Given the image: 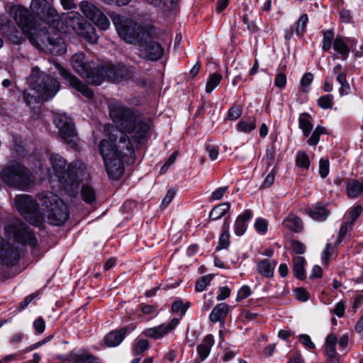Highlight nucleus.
Returning a JSON list of instances; mask_svg holds the SVG:
<instances>
[{
    "label": "nucleus",
    "mask_w": 363,
    "mask_h": 363,
    "mask_svg": "<svg viewBox=\"0 0 363 363\" xmlns=\"http://www.w3.org/2000/svg\"><path fill=\"white\" fill-rule=\"evenodd\" d=\"M179 322L180 318H174L168 324H161L154 328H147L143 331V334L147 337L157 340L172 331L179 325Z\"/></svg>",
    "instance_id": "18"
},
{
    "label": "nucleus",
    "mask_w": 363,
    "mask_h": 363,
    "mask_svg": "<svg viewBox=\"0 0 363 363\" xmlns=\"http://www.w3.org/2000/svg\"><path fill=\"white\" fill-rule=\"evenodd\" d=\"M333 254V247L330 243H328L325 246L322 255V261L323 264H328L331 256Z\"/></svg>",
    "instance_id": "56"
},
{
    "label": "nucleus",
    "mask_w": 363,
    "mask_h": 363,
    "mask_svg": "<svg viewBox=\"0 0 363 363\" xmlns=\"http://www.w3.org/2000/svg\"><path fill=\"white\" fill-rule=\"evenodd\" d=\"M242 112V107L238 104H234L228 111V118L235 121L241 116Z\"/></svg>",
    "instance_id": "50"
},
{
    "label": "nucleus",
    "mask_w": 363,
    "mask_h": 363,
    "mask_svg": "<svg viewBox=\"0 0 363 363\" xmlns=\"http://www.w3.org/2000/svg\"><path fill=\"white\" fill-rule=\"evenodd\" d=\"M145 4L157 8L163 11L172 9L174 4L175 0H142Z\"/></svg>",
    "instance_id": "38"
},
{
    "label": "nucleus",
    "mask_w": 363,
    "mask_h": 363,
    "mask_svg": "<svg viewBox=\"0 0 363 363\" xmlns=\"http://www.w3.org/2000/svg\"><path fill=\"white\" fill-rule=\"evenodd\" d=\"M325 133L326 131L324 127L318 125L313 130L311 136L308 140V144L311 146L316 145L319 142L320 136Z\"/></svg>",
    "instance_id": "44"
},
{
    "label": "nucleus",
    "mask_w": 363,
    "mask_h": 363,
    "mask_svg": "<svg viewBox=\"0 0 363 363\" xmlns=\"http://www.w3.org/2000/svg\"><path fill=\"white\" fill-rule=\"evenodd\" d=\"M268 223L265 219L258 218L255 223L256 230L260 234H265L267 231Z\"/></svg>",
    "instance_id": "54"
},
{
    "label": "nucleus",
    "mask_w": 363,
    "mask_h": 363,
    "mask_svg": "<svg viewBox=\"0 0 363 363\" xmlns=\"http://www.w3.org/2000/svg\"><path fill=\"white\" fill-rule=\"evenodd\" d=\"M313 79V75L310 73H306L301 78L300 84L303 88H307L312 82Z\"/></svg>",
    "instance_id": "64"
},
{
    "label": "nucleus",
    "mask_w": 363,
    "mask_h": 363,
    "mask_svg": "<svg viewBox=\"0 0 363 363\" xmlns=\"http://www.w3.org/2000/svg\"><path fill=\"white\" fill-rule=\"evenodd\" d=\"M286 83V76L284 73H279L276 76L274 84L279 89L284 88Z\"/></svg>",
    "instance_id": "62"
},
{
    "label": "nucleus",
    "mask_w": 363,
    "mask_h": 363,
    "mask_svg": "<svg viewBox=\"0 0 363 363\" xmlns=\"http://www.w3.org/2000/svg\"><path fill=\"white\" fill-rule=\"evenodd\" d=\"M276 265V261L264 259L257 263V271L263 277L271 278L274 275Z\"/></svg>",
    "instance_id": "26"
},
{
    "label": "nucleus",
    "mask_w": 363,
    "mask_h": 363,
    "mask_svg": "<svg viewBox=\"0 0 363 363\" xmlns=\"http://www.w3.org/2000/svg\"><path fill=\"white\" fill-rule=\"evenodd\" d=\"M76 33L92 44L96 43L99 39V35L96 34L94 27L86 22L77 30Z\"/></svg>",
    "instance_id": "21"
},
{
    "label": "nucleus",
    "mask_w": 363,
    "mask_h": 363,
    "mask_svg": "<svg viewBox=\"0 0 363 363\" xmlns=\"http://www.w3.org/2000/svg\"><path fill=\"white\" fill-rule=\"evenodd\" d=\"M228 311V306L225 303L216 305L209 315V319L213 323L223 321Z\"/></svg>",
    "instance_id": "30"
},
{
    "label": "nucleus",
    "mask_w": 363,
    "mask_h": 363,
    "mask_svg": "<svg viewBox=\"0 0 363 363\" xmlns=\"http://www.w3.org/2000/svg\"><path fill=\"white\" fill-rule=\"evenodd\" d=\"M6 10L33 46L38 49L45 48L40 40L44 39L48 43L46 38H44V35L48 33L43 31L38 32L36 20L26 8L20 5L7 4Z\"/></svg>",
    "instance_id": "5"
},
{
    "label": "nucleus",
    "mask_w": 363,
    "mask_h": 363,
    "mask_svg": "<svg viewBox=\"0 0 363 363\" xmlns=\"http://www.w3.org/2000/svg\"><path fill=\"white\" fill-rule=\"evenodd\" d=\"M97 72L103 77V81L107 79L112 83H120L133 77V72L121 63L115 65L102 64L97 67Z\"/></svg>",
    "instance_id": "12"
},
{
    "label": "nucleus",
    "mask_w": 363,
    "mask_h": 363,
    "mask_svg": "<svg viewBox=\"0 0 363 363\" xmlns=\"http://www.w3.org/2000/svg\"><path fill=\"white\" fill-rule=\"evenodd\" d=\"M333 45L335 52L339 55L337 58H340L343 60L347 59L350 48L342 36H337L334 40Z\"/></svg>",
    "instance_id": "24"
},
{
    "label": "nucleus",
    "mask_w": 363,
    "mask_h": 363,
    "mask_svg": "<svg viewBox=\"0 0 363 363\" xmlns=\"http://www.w3.org/2000/svg\"><path fill=\"white\" fill-rule=\"evenodd\" d=\"M189 302L187 301L184 303L181 299H177L174 301L172 305V311L174 313L180 312V318H182L186 313V311L189 308Z\"/></svg>",
    "instance_id": "40"
},
{
    "label": "nucleus",
    "mask_w": 363,
    "mask_h": 363,
    "mask_svg": "<svg viewBox=\"0 0 363 363\" xmlns=\"http://www.w3.org/2000/svg\"><path fill=\"white\" fill-rule=\"evenodd\" d=\"M27 80L33 91H58L60 89V83L55 78L40 72L38 67L32 69Z\"/></svg>",
    "instance_id": "13"
},
{
    "label": "nucleus",
    "mask_w": 363,
    "mask_h": 363,
    "mask_svg": "<svg viewBox=\"0 0 363 363\" xmlns=\"http://www.w3.org/2000/svg\"><path fill=\"white\" fill-rule=\"evenodd\" d=\"M59 74L66 80L70 87L77 91H83L80 81L74 76L68 69H65L59 64L55 65Z\"/></svg>",
    "instance_id": "22"
},
{
    "label": "nucleus",
    "mask_w": 363,
    "mask_h": 363,
    "mask_svg": "<svg viewBox=\"0 0 363 363\" xmlns=\"http://www.w3.org/2000/svg\"><path fill=\"white\" fill-rule=\"evenodd\" d=\"M347 195L350 199L359 197L363 192V179L362 181L349 179L346 185Z\"/></svg>",
    "instance_id": "25"
},
{
    "label": "nucleus",
    "mask_w": 363,
    "mask_h": 363,
    "mask_svg": "<svg viewBox=\"0 0 363 363\" xmlns=\"http://www.w3.org/2000/svg\"><path fill=\"white\" fill-rule=\"evenodd\" d=\"M79 8L82 13L100 29L106 30L110 26L109 20L94 4L87 1H82L79 4Z\"/></svg>",
    "instance_id": "14"
},
{
    "label": "nucleus",
    "mask_w": 363,
    "mask_h": 363,
    "mask_svg": "<svg viewBox=\"0 0 363 363\" xmlns=\"http://www.w3.org/2000/svg\"><path fill=\"white\" fill-rule=\"evenodd\" d=\"M65 21L66 25L70 27L75 33L85 23L82 16L74 11L68 13Z\"/></svg>",
    "instance_id": "29"
},
{
    "label": "nucleus",
    "mask_w": 363,
    "mask_h": 363,
    "mask_svg": "<svg viewBox=\"0 0 363 363\" xmlns=\"http://www.w3.org/2000/svg\"><path fill=\"white\" fill-rule=\"evenodd\" d=\"M1 180L10 187L28 190L34 185L35 177L30 171L20 163L4 167L0 172Z\"/></svg>",
    "instance_id": "7"
},
{
    "label": "nucleus",
    "mask_w": 363,
    "mask_h": 363,
    "mask_svg": "<svg viewBox=\"0 0 363 363\" xmlns=\"http://www.w3.org/2000/svg\"><path fill=\"white\" fill-rule=\"evenodd\" d=\"M54 123L59 130L60 136L67 143H71L77 133L72 118L65 113H55Z\"/></svg>",
    "instance_id": "15"
},
{
    "label": "nucleus",
    "mask_w": 363,
    "mask_h": 363,
    "mask_svg": "<svg viewBox=\"0 0 363 363\" xmlns=\"http://www.w3.org/2000/svg\"><path fill=\"white\" fill-rule=\"evenodd\" d=\"M109 116L112 121L121 130L118 132L114 130L109 124L104 125V131L106 133L104 137L110 133L120 135L121 133L126 135L128 133L137 143H140L147 137L150 127L147 123L142 121L140 114L133 109H131L119 101H112L108 105Z\"/></svg>",
    "instance_id": "2"
},
{
    "label": "nucleus",
    "mask_w": 363,
    "mask_h": 363,
    "mask_svg": "<svg viewBox=\"0 0 363 363\" xmlns=\"http://www.w3.org/2000/svg\"><path fill=\"white\" fill-rule=\"evenodd\" d=\"M284 226L295 233H299L303 229V223L299 217L295 214H289L284 220Z\"/></svg>",
    "instance_id": "28"
},
{
    "label": "nucleus",
    "mask_w": 363,
    "mask_h": 363,
    "mask_svg": "<svg viewBox=\"0 0 363 363\" xmlns=\"http://www.w3.org/2000/svg\"><path fill=\"white\" fill-rule=\"evenodd\" d=\"M5 235L9 240H0V264L13 265L19 257L18 247L30 246L35 247L38 239L33 230L20 220L9 222L5 226Z\"/></svg>",
    "instance_id": "3"
},
{
    "label": "nucleus",
    "mask_w": 363,
    "mask_h": 363,
    "mask_svg": "<svg viewBox=\"0 0 363 363\" xmlns=\"http://www.w3.org/2000/svg\"><path fill=\"white\" fill-rule=\"evenodd\" d=\"M319 174L322 178H325L329 174V161L320 159L319 161Z\"/></svg>",
    "instance_id": "55"
},
{
    "label": "nucleus",
    "mask_w": 363,
    "mask_h": 363,
    "mask_svg": "<svg viewBox=\"0 0 363 363\" xmlns=\"http://www.w3.org/2000/svg\"><path fill=\"white\" fill-rule=\"evenodd\" d=\"M149 342L145 339H140L138 341L136 345L133 349V354L134 355H139L144 352L149 348Z\"/></svg>",
    "instance_id": "49"
},
{
    "label": "nucleus",
    "mask_w": 363,
    "mask_h": 363,
    "mask_svg": "<svg viewBox=\"0 0 363 363\" xmlns=\"http://www.w3.org/2000/svg\"><path fill=\"white\" fill-rule=\"evenodd\" d=\"M345 311V303L342 301L338 302L335 308L331 310V313L341 318L344 315Z\"/></svg>",
    "instance_id": "60"
},
{
    "label": "nucleus",
    "mask_w": 363,
    "mask_h": 363,
    "mask_svg": "<svg viewBox=\"0 0 363 363\" xmlns=\"http://www.w3.org/2000/svg\"><path fill=\"white\" fill-rule=\"evenodd\" d=\"M333 96L331 94L323 96L318 99V105L323 109L330 108L333 106Z\"/></svg>",
    "instance_id": "51"
},
{
    "label": "nucleus",
    "mask_w": 363,
    "mask_h": 363,
    "mask_svg": "<svg viewBox=\"0 0 363 363\" xmlns=\"http://www.w3.org/2000/svg\"><path fill=\"white\" fill-rule=\"evenodd\" d=\"M30 8L33 13L48 24L58 19L57 10L47 0H32Z\"/></svg>",
    "instance_id": "16"
},
{
    "label": "nucleus",
    "mask_w": 363,
    "mask_h": 363,
    "mask_svg": "<svg viewBox=\"0 0 363 363\" xmlns=\"http://www.w3.org/2000/svg\"><path fill=\"white\" fill-rule=\"evenodd\" d=\"M311 118V116L306 113H301L298 118L299 128L305 137L309 136L313 127Z\"/></svg>",
    "instance_id": "34"
},
{
    "label": "nucleus",
    "mask_w": 363,
    "mask_h": 363,
    "mask_svg": "<svg viewBox=\"0 0 363 363\" xmlns=\"http://www.w3.org/2000/svg\"><path fill=\"white\" fill-rule=\"evenodd\" d=\"M99 150L109 178L119 179L124 172L123 158L131 155L133 148L128 135L110 133L99 142Z\"/></svg>",
    "instance_id": "1"
},
{
    "label": "nucleus",
    "mask_w": 363,
    "mask_h": 363,
    "mask_svg": "<svg viewBox=\"0 0 363 363\" xmlns=\"http://www.w3.org/2000/svg\"><path fill=\"white\" fill-rule=\"evenodd\" d=\"M294 274L298 279H304L306 278V272L304 269L305 259L301 256L294 257L293 259Z\"/></svg>",
    "instance_id": "35"
},
{
    "label": "nucleus",
    "mask_w": 363,
    "mask_h": 363,
    "mask_svg": "<svg viewBox=\"0 0 363 363\" xmlns=\"http://www.w3.org/2000/svg\"><path fill=\"white\" fill-rule=\"evenodd\" d=\"M69 359L72 360L74 363H100L97 357L86 352L82 353H69Z\"/></svg>",
    "instance_id": "32"
},
{
    "label": "nucleus",
    "mask_w": 363,
    "mask_h": 363,
    "mask_svg": "<svg viewBox=\"0 0 363 363\" xmlns=\"http://www.w3.org/2000/svg\"><path fill=\"white\" fill-rule=\"evenodd\" d=\"M308 21V18L306 14H303L300 16L296 23V32L298 36H301L306 30V24Z\"/></svg>",
    "instance_id": "48"
},
{
    "label": "nucleus",
    "mask_w": 363,
    "mask_h": 363,
    "mask_svg": "<svg viewBox=\"0 0 363 363\" xmlns=\"http://www.w3.org/2000/svg\"><path fill=\"white\" fill-rule=\"evenodd\" d=\"M176 194V191L174 189H169L166 196L162 201L161 206L164 208L167 207L172 201Z\"/></svg>",
    "instance_id": "61"
},
{
    "label": "nucleus",
    "mask_w": 363,
    "mask_h": 363,
    "mask_svg": "<svg viewBox=\"0 0 363 363\" xmlns=\"http://www.w3.org/2000/svg\"><path fill=\"white\" fill-rule=\"evenodd\" d=\"M71 63L73 68L86 79L88 83L98 86L103 82V77L99 74L97 68H92L91 63L86 60L84 53L74 54L72 57Z\"/></svg>",
    "instance_id": "11"
},
{
    "label": "nucleus",
    "mask_w": 363,
    "mask_h": 363,
    "mask_svg": "<svg viewBox=\"0 0 363 363\" xmlns=\"http://www.w3.org/2000/svg\"><path fill=\"white\" fill-rule=\"evenodd\" d=\"M291 247L293 251L298 255H301L305 252L304 245L298 240H292L291 242Z\"/></svg>",
    "instance_id": "58"
},
{
    "label": "nucleus",
    "mask_w": 363,
    "mask_h": 363,
    "mask_svg": "<svg viewBox=\"0 0 363 363\" xmlns=\"http://www.w3.org/2000/svg\"><path fill=\"white\" fill-rule=\"evenodd\" d=\"M44 38H46L48 43L44 39H41L42 43L52 55H62L65 53L66 45L59 33L45 34Z\"/></svg>",
    "instance_id": "17"
},
{
    "label": "nucleus",
    "mask_w": 363,
    "mask_h": 363,
    "mask_svg": "<svg viewBox=\"0 0 363 363\" xmlns=\"http://www.w3.org/2000/svg\"><path fill=\"white\" fill-rule=\"evenodd\" d=\"M212 280L211 275H205L200 277L195 286V289L198 292H201L205 290L206 287L210 284Z\"/></svg>",
    "instance_id": "47"
},
{
    "label": "nucleus",
    "mask_w": 363,
    "mask_h": 363,
    "mask_svg": "<svg viewBox=\"0 0 363 363\" xmlns=\"http://www.w3.org/2000/svg\"><path fill=\"white\" fill-rule=\"evenodd\" d=\"M82 197L86 203H91L96 199V194L94 189L88 185H84L82 188Z\"/></svg>",
    "instance_id": "42"
},
{
    "label": "nucleus",
    "mask_w": 363,
    "mask_h": 363,
    "mask_svg": "<svg viewBox=\"0 0 363 363\" xmlns=\"http://www.w3.org/2000/svg\"><path fill=\"white\" fill-rule=\"evenodd\" d=\"M43 220L52 225H62L69 218V210L65 203L57 195L45 191L38 195Z\"/></svg>",
    "instance_id": "6"
},
{
    "label": "nucleus",
    "mask_w": 363,
    "mask_h": 363,
    "mask_svg": "<svg viewBox=\"0 0 363 363\" xmlns=\"http://www.w3.org/2000/svg\"><path fill=\"white\" fill-rule=\"evenodd\" d=\"M239 132L249 133L256 128V118L254 116L242 118L236 126Z\"/></svg>",
    "instance_id": "33"
},
{
    "label": "nucleus",
    "mask_w": 363,
    "mask_h": 363,
    "mask_svg": "<svg viewBox=\"0 0 363 363\" xmlns=\"http://www.w3.org/2000/svg\"><path fill=\"white\" fill-rule=\"evenodd\" d=\"M337 344V337L333 334L328 335L325 340V353L326 355L330 359L336 357L335 345Z\"/></svg>",
    "instance_id": "39"
},
{
    "label": "nucleus",
    "mask_w": 363,
    "mask_h": 363,
    "mask_svg": "<svg viewBox=\"0 0 363 363\" xmlns=\"http://www.w3.org/2000/svg\"><path fill=\"white\" fill-rule=\"evenodd\" d=\"M310 164L309 157L307 154L303 151H298L296 157V164L304 169H308Z\"/></svg>",
    "instance_id": "41"
},
{
    "label": "nucleus",
    "mask_w": 363,
    "mask_h": 363,
    "mask_svg": "<svg viewBox=\"0 0 363 363\" xmlns=\"http://www.w3.org/2000/svg\"><path fill=\"white\" fill-rule=\"evenodd\" d=\"M56 92H23V98L27 105L31 108L52 99Z\"/></svg>",
    "instance_id": "19"
},
{
    "label": "nucleus",
    "mask_w": 363,
    "mask_h": 363,
    "mask_svg": "<svg viewBox=\"0 0 363 363\" xmlns=\"http://www.w3.org/2000/svg\"><path fill=\"white\" fill-rule=\"evenodd\" d=\"M35 330L38 333H43L45 328V323L42 317L37 318L33 323Z\"/></svg>",
    "instance_id": "63"
},
{
    "label": "nucleus",
    "mask_w": 363,
    "mask_h": 363,
    "mask_svg": "<svg viewBox=\"0 0 363 363\" xmlns=\"http://www.w3.org/2000/svg\"><path fill=\"white\" fill-rule=\"evenodd\" d=\"M335 83L340 85L338 88L340 91H347L350 89L349 84L346 80V74L344 73H340L337 76Z\"/></svg>",
    "instance_id": "52"
},
{
    "label": "nucleus",
    "mask_w": 363,
    "mask_h": 363,
    "mask_svg": "<svg viewBox=\"0 0 363 363\" xmlns=\"http://www.w3.org/2000/svg\"><path fill=\"white\" fill-rule=\"evenodd\" d=\"M222 75L218 73L211 74L206 82V91H213L220 83Z\"/></svg>",
    "instance_id": "45"
},
{
    "label": "nucleus",
    "mask_w": 363,
    "mask_h": 363,
    "mask_svg": "<svg viewBox=\"0 0 363 363\" xmlns=\"http://www.w3.org/2000/svg\"><path fill=\"white\" fill-rule=\"evenodd\" d=\"M126 332V328H122L119 330H113L108 333L104 337L105 344L111 347L118 346L124 339Z\"/></svg>",
    "instance_id": "23"
},
{
    "label": "nucleus",
    "mask_w": 363,
    "mask_h": 363,
    "mask_svg": "<svg viewBox=\"0 0 363 363\" xmlns=\"http://www.w3.org/2000/svg\"><path fill=\"white\" fill-rule=\"evenodd\" d=\"M228 187V186H222L216 189L212 192L211 199L212 200H220L223 198L225 192L227 191Z\"/></svg>",
    "instance_id": "59"
},
{
    "label": "nucleus",
    "mask_w": 363,
    "mask_h": 363,
    "mask_svg": "<svg viewBox=\"0 0 363 363\" xmlns=\"http://www.w3.org/2000/svg\"><path fill=\"white\" fill-rule=\"evenodd\" d=\"M362 212V207L360 205H357L355 207H354L348 214V219L350 220V221L348 222L353 225L354 221L361 215Z\"/></svg>",
    "instance_id": "53"
},
{
    "label": "nucleus",
    "mask_w": 363,
    "mask_h": 363,
    "mask_svg": "<svg viewBox=\"0 0 363 363\" xmlns=\"http://www.w3.org/2000/svg\"><path fill=\"white\" fill-rule=\"evenodd\" d=\"M230 204L228 202L220 203L215 206L209 214V219L216 220L224 216L230 210Z\"/></svg>",
    "instance_id": "37"
},
{
    "label": "nucleus",
    "mask_w": 363,
    "mask_h": 363,
    "mask_svg": "<svg viewBox=\"0 0 363 363\" xmlns=\"http://www.w3.org/2000/svg\"><path fill=\"white\" fill-rule=\"evenodd\" d=\"M252 217V212L250 210H245L239 215L234 223V232L238 236L242 235L247 230V222Z\"/></svg>",
    "instance_id": "20"
},
{
    "label": "nucleus",
    "mask_w": 363,
    "mask_h": 363,
    "mask_svg": "<svg viewBox=\"0 0 363 363\" xmlns=\"http://www.w3.org/2000/svg\"><path fill=\"white\" fill-rule=\"evenodd\" d=\"M206 149L211 160L213 161L217 159L219 153V149L217 146L207 144L206 145Z\"/></svg>",
    "instance_id": "57"
},
{
    "label": "nucleus",
    "mask_w": 363,
    "mask_h": 363,
    "mask_svg": "<svg viewBox=\"0 0 363 363\" xmlns=\"http://www.w3.org/2000/svg\"><path fill=\"white\" fill-rule=\"evenodd\" d=\"M222 233L219 238L218 249L228 248L230 243V217L224 219L221 228Z\"/></svg>",
    "instance_id": "31"
},
{
    "label": "nucleus",
    "mask_w": 363,
    "mask_h": 363,
    "mask_svg": "<svg viewBox=\"0 0 363 363\" xmlns=\"http://www.w3.org/2000/svg\"><path fill=\"white\" fill-rule=\"evenodd\" d=\"M323 50L328 51L331 48L332 43L334 42V32L332 30H327L323 32Z\"/></svg>",
    "instance_id": "43"
},
{
    "label": "nucleus",
    "mask_w": 363,
    "mask_h": 363,
    "mask_svg": "<svg viewBox=\"0 0 363 363\" xmlns=\"http://www.w3.org/2000/svg\"><path fill=\"white\" fill-rule=\"evenodd\" d=\"M329 211L323 206L316 205L308 210V214L318 221L325 220L329 215Z\"/></svg>",
    "instance_id": "36"
},
{
    "label": "nucleus",
    "mask_w": 363,
    "mask_h": 363,
    "mask_svg": "<svg viewBox=\"0 0 363 363\" xmlns=\"http://www.w3.org/2000/svg\"><path fill=\"white\" fill-rule=\"evenodd\" d=\"M111 18L118 35L128 43L136 44L139 38V33L146 31L131 19L121 15L113 13L111 14Z\"/></svg>",
    "instance_id": "9"
},
{
    "label": "nucleus",
    "mask_w": 363,
    "mask_h": 363,
    "mask_svg": "<svg viewBox=\"0 0 363 363\" xmlns=\"http://www.w3.org/2000/svg\"><path fill=\"white\" fill-rule=\"evenodd\" d=\"M14 203L19 213L31 225L40 226L43 223L38 198L34 199L28 194H18L14 199Z\"/></svg>",
    "instance_id": "8"
},
{
    "label": "nucleus",
    "mask_w": 363,
    "mask_h": 363,
    "mask_svg": "<svg viewBox=\"0 0 363 363\" xmlns=\"http://www.w3.org/2000/svg\"><path fill=\"white\" fill-rule=\"evenodd\" d=\"M352 224L349 223L348 221L342 223L340 226V230H339V235L338 237L335 241V245H340L343 239L345 237V235L348 231H350L352 228Z\"/></svg>",
    "instance_id": "46"
},
{
    "label": "nucleus",
    "mask_w": 363,
    "mask_h": 363,
    "mask_svg": "<svg viewBox=\"0 0 363 363\" xmlns=\"http://www.w3.org/2000/svg\"><path fill=\"white\" fill-rule=\"evenodd\" d=\"M136 44L138 45L139 56L147 60H158L164 54L162 47L152 40L151 35L147 31H142L139 33V38Z\"/></svg>",
    "instance_id": "10"
},
{
    "label": "nucleus",
    "mask_w": 363,
    "mask_h": 363,
    "mask_svg": "<svg viewBox=\"0 0 363 363\" xmlns=\"http://www.w3.org/2000/svg\"><path fill=\"white\" fill-rule=\"evenodd\" d=\"M213 344V336L212 335H208L203 338L202 342L198 345L197 352L202 361L208 356Z\"/></svg>",
    "instance_id": "27"
},
{
    "label": "nucleus",
    "mask_w": 363,
    "mask_h": 363,
    "mask_svg": "<svg viewBox=\"0 0 363 363\" xmlns=\"http://www.w3.org/2000/svg\"><path fill=\"white\" fill-rule=\"evenodd\" d=\"M50 160L65 191L74 196L78 192L80 182L85 175L84 165L79 161L67 164V161L58 154H52Z\"/></svg>",
    "instance_id": "4"
}]
</instances>
